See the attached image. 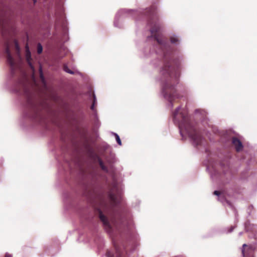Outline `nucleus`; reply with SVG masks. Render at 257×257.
<instances>
[{"mask_svg": "<svg viewBox=\"0 0 257 257\" xmlns=\"http://www.w3.org/2000/svg\"><path fill=\"white\" fill-rule=\"evenodd\" d=\"M156 9V6H152L146 10L145 15L148 17V23L151 27V37L157 42L163 53V65L160 72L161 80L165 96L173 105V102L179 98L175 85L178 83L180 68L179 64L172 59L171 47L160 33L161 24Z\"/></svg>", "mask_w": 257, "mask_h": 257, "instance_id": "1", "label": "nucleus"}, {"mask_svg": "<svg viewBox=\"0 0 257 257\" xmlns=\"http://www.w3.org/2000/svg\"><path fill=\"white\" fill-rule=\"evenodd\" d=\"M173 118L174 122L178 125L180 132L184 131L196 145H201L202 137L191 122L185 109L180 107H178L173 112Z\"/></svg>", "mask_w": 257, "mask_h": 257, "instance_id": "2", "label": "nucleus"}, {"mask_svg": "<svg viewBox=\"0 0 257 257\" xmlns=\"http://www.w3.org/2000/svg\"><path fill=\"white\" fill-rule=\"evenodd\" d=\"M108 197L112 206H115L120 202L121 199L120 191L116 184H113L108 192Z\"/></svg>", "mask_w": 257, "mask_h": 257, "instance_id": "3", "label": "nucleus"}, {"mask_svg": "<svg viewBox=\"0 0 257 257\" xmlns=\"http://www.w3.org/2000/svg\"><path fill=\"white\" fill-rule=\"evenodd\" d=\"M256 250L255 245L244 243L242 246L241 253L243 257H255L254 251Z\"/></svg>", "mask_w": 257, "mask_h": 257, "instance_id": "4", "label": "nucleus"}, {"mask_svg": "<svg viewBox=\"0 0 257 257\" xmlns=\"http://www.w3.org/2000/svg\"><path fill=\"white\" fill-rule=\"evenodd\" d=\"M97 212L98 214L99 219L103 224L105 229L107 232L110 233L112 231V227L108 220V218L103 214L100 209L97 208Z\"/></svg>", "mask_w": 257, "mask_h": 257, "instance_id": "5", "label": "nucleus"}, {"mask_svg": "<svg viewBox=\"0 0 257 257\" xmlns=\"http://www.w3.org/2000/svg\"><path fill=\"white\" fill-rule=\"evenodd\" d=\"M5 53L8 64L10 65L12 71H14L16 65L14 58L11 55L9 46L8 43L6 44Z\"/></svg>", "mask_w": 257, "mask_h": 257, "instance_id": "6", "label": "nucleus"}, {"mask_svg": "<svg viewBox=\"0 0 257 257\" xmlns=\"http://www.w3.org/2000/svg\"><path fill=\"white\" fill-rule=\"evenodd\" d=\"M23 87H24V93L28 98V104L33 109H34L35 111H37V109L35 110L36 109L35 104L34 102L33 101V100L31 98V92H30V90L29 87L26 85H24L23 86ZM36 113H37V112H36Z\"/></svg>", "mask_w": 257, "mask_h": 257, "instance_id": "7", "label": "nucleus"}, {"mask_svg": "<svg viewBox=\"0 0 257 257\" xmlns=\"http://www.w3.org/2000/svg\"><path fill=\"white\" fill-rule=\"evenodd\" d=\"M232 143L233 145L235 146L236 151L237 152H239L242 149V144L241 141L238 139L236 138H233Z\"/></svg>", "mask_w": 257, "mask_h": 257, "instance_id": "8", "label": "nucleus"}, {"mask_svg": "<svg viewBox=\"0 0 257 257\" xmlns=\"http://www.w3.org/2000/svg\"><path fill=\"white\" fill-rule=\"evenodd\" d=\"M26 58H27V60L28 62V63L29 64L30 67L31 68H32V66L30 63V60L31 59V53H30V52L28 50V46H26Z\"/></svg>", "mask_w": 257, "mask_h": 257, "instance_id": "9", "label": "nucleus"}, {"mask_svg": "<svg viewBox=\"0 0 257 257\" xmlns=\"http://www.w3.org/2000/svg\"><path fill=\"white\" fill-rule=\"evenodd\" d=\"M170 42L172 44H177L179 42V40L178 37L176 36H171L170 38Z\"/></svg>", "mask_w": 257, "mask_h": 257, "instance_id": "10", "label": "nucleus"}, {"mask_svg": "<svg viewBox=\"0 0 257 257\" xmlns=\"http://www.w3.org/2000/svg\"><path fill=\"white\" fill-rule=\"evenodd\" d=\"M98 162H99V165L101 169L104 171H106V172L107 171V167L104 165L101 159H99Z\"/></svg>", "mask_w": 257, "mask_h": 257, "instance_id": "11", "label": "nucleus"}, {"mask_svg": "<svg viewBox=\"0 0 257 257\" xmlns=\"http://www.w3.org/2000/svg\"><path fill=\"white\" fill-rule=\"evenodd\" d=\"M114 246L115 249L116 257H121V253L119 247L115 244H114Z\"/></svg>", "mask_w": 257, "mask_h": 257, "instance_id": "12", "label": "nucleus"}, {"mask_svg": "<svg viewBox=\"0 0 257 257\" xmlns=\"http://www.w3.org/2000/svg\"><path fill=\"white\" fill-rule=\"evenodd\" d=\"M63 69L65 71H66V72H67L68 73H70L71 74H74V72L72 70H70L66 65H64Z\"/></svg>", "mask_w": 257, "mask_h": 257, "instance_id": "13", "label": "nucleus"}, {"mask_svg": "<svg viewBox=\"0 0 257 257\" xmlns=\"http://www.w3.org/2000/svg\"><path fill=\"white\" fill-rule=\"evenodd\" d=\"M114 135L115 137L116 141L117 143H118V144L119 145L121 146V142L119 137L118 136V135L117 134H115V133H114Z\"/></svg>", "mask_w": 257, "mask_h": 257, "instance_id": "14", "label": "nucleus"}, {"mask_svg": "<svg viewBox=\"0 0 257 257\" xmlns=\"http://www.w3.org/2000/svg\"><path fill=\"white\" fill-rule=\"evenodd\" d=\"M43 51V48L42 46L40 44H39L38 45L37 47V52L38 54H41L42 52Z\"/></svg>", "mask_w": 257, "mask_h": 257, "instance_id": "15", "label": "nucleus"}, {"mask_svg": "<svg viewBox=\"0 0 257 257\" xmlns=\"http://www.w3.org/2000/svg\"><path fill=\"white\" fill-rule=\"evenodd\" d=\"M96 102V97H95V96L94 94H93V103L91 106V109L92 110H94V105H95V103Z\"/></svg>", "mask_w": 257, "mask_h": 257, "instance_id": "16", "label": "nucleus"}, {"mask_svg": "<svg viewBox=\"0 0 257 257\" xmlns=\"http://www.w3.org/2000/svg\"><path fill=\"white\" fill-rule=\"evenodd\" d=\"M106 255L107 257H114V255L113 254V253L109 250L107 251Z\"/></svg>", "mask_w": 257, "mask_h": 257, "instance_id": "17", "label": "nucleus"}, {"mask_svg": "<svg viewBox=\"0 0 257 257\" xmlns=\"http://www.w3.org/2000/svg\"><path fill=\"white\" fill-rule=\"evenodd\" d=\"M40 77H41V79H42V80L43 82L44 83V76H43V73H42V70H41V69H40Z\"/></svg>", "mask_w": 257, "mask_h": 257, "instance_id": "18", "label": "nucleus"}, {"mask_svg": "<svg viewBox=\"0 0 257 257\" xmlns=\"http://www.w3.org/2000/svg\"><path fill=\"white\" fill-rule=\"evenodd\" d=\"M15 47H16V50L17 51H19V45H18V43H17V41L15 42Z\"/></svg>", "mask_w": 257, "mask_h": 257, "instance_id": "19", "label": "nucleus"}, {"mask_svg": "<svg viewBox=\"0 0 257 257\" xmlns=\"http://www.w3.org/2000/svg\"><path fill=\"white\" fill-rule=\"evenodd\" d=\"M213 194L215 195H219L220 194V192L218 191H215L214 192H213Z\"/></svg>", "mask_w": 257, "mask_h": 257, "instance_id": "20", "label": "nucleus"}, {"mask_svg": "<svg viewBox=\"0 0 257 257\" xmlns=\"http://www.w3.org/2000/svg\"><path fill=\"white\" fill-rule=\"evenodd\" d=\"M5 257H11V255L8 253L6 254Z\"/></svg>", "mask_w": 257, "mask_h": 257, "instance_id": "21", "label": "nucleus"}, {"mask_svg": "<svg viewBox=\"0 0 257 257\" xmlns=\"http://www.w3.org/2000/svg\"><path fill=\"white\" fill-rule=\"evenodd\" d=\"M232 229H233V228H231V229H230V230L229 231V232H231V231H232Z\"/></svg>", "mask_w": 257, "mask_h": 257, "instance_id": "22", "label": "nucleus"}, {"mask_svg": "<svg viewBox=\"0 0 257 257\" xmlns=\"http://www.w3.org/2000/svg\"><path fill=\"white\" fill-rule=\"evenodd\" d=\"M34 1V3H36V0H33Z\"/></svg>", "mask_w": 257, "mask_h": 257, "instance_id": "23", "label": "nucleus"}]
</instances>
